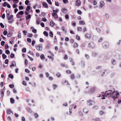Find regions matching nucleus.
Segmentation results:
<instances>
[{"instance_id":"f257e3e1","label":"nucleus","mask_w":121,"mask_h":121,"mask_svg":"<svg viewBox=\"0 0 121 121\" xmlns=\"http://www.w3.org/2000/svg\"><path fill=\"white\" fill-rule=\"evenodd\" d=\"M119 95V93L117 91H114L112 90H109L106 91L104 96H107L109 95L113 99H115L117 97V95Z\"/></svg>"},{"instance_id":"f03ea898","label":"nucleus","mask_w":121,"mask_h":121,"mask_svg":"<svg viewBox=\"0 0 121 121\" xmlns=\"http://www.w3.org/2000/svg\"><path fill=\"white\" fill-rule=\"evenodd\" d=\"M13 17V15H11L8 18V19L9 20H10L9 21V22L10 23L12 22L13 21L12 19Z\"/></svg>"},{"instance_id":"7ed1b4c3","label":"nucleus","mask_w":121,"mask_h":121,"mask_svg":"<svg viewBox=\"0 0 121 121\" xmlns=\"http://www.w3.org/2000/svg\"><path fill=\"white\" fill-rule=\"evenodd\" d=\"M3 6L4 7H5L7 6V7L9 8H10L11 7L10 5L6 2H5L4 3Z\"/></svg>"},{"instance_id":"20e7f679","label":"nucleus","mask_w":121,"mask_h":121,"mask_svg":"<svg viewBox=\"0 0 121 121\" xmlns=\"http://www.w3.org/2000/svg\"><path fill=\"white\" fill-rule=\"evenodd\" d=\"M36 47L38 50L41 51L42 49V45H39L36 46Z\"/></svg>"},{"instance_id":"39448f33","label":"nucleus","mask_w":121,"mask_h":121,"mask_svg":"<svg viewBox=\"0 0 121 121\" xmlns=\"http://www.w3.org/2000/svg\"><path fill=\"white\" fill-rule=\"evenodd\" d=\"M76 4L77 6H79L81 5V2L80 0H78L76 2Z\"/></svg>"},{"instance_id":"423d86ee","label":"nucleus","mask_w":121,"mask_h":121,"mask_svg":"<svg viewBox=\"0 0 121 121\" xmlns=\"http://www.w3.org/2000/svg\"><path fill=\"white\" fill-rule=\"evenodd\" d=\"M43 6L44 7L46 8H47L48 7V4L45 3L44 2H43Z\"/></svg>"},{"instance_id":"0eeeda50","label":"nucleus","mask_w":121,"mask_h":121,"mask_svg":"<svg viewBox=\"0 0 121 121\" xmlns=\"http://www.w3.org/2000/svg\"><path fill=\"white\" fill-rule=\"evenodd\" d=\"M16 66V63L15 62H13L11 65H10V67H11L12 66Z\"/></svg>"},{"instance_id":"6e6552de","label":"nucleus","mask_w":121,"mask_h":121,"mask_svg":"<svg viewBox=\"0 0 121 121\" xmlns=\"http://www.w3.org/2000/svg\"><path fill=\"white\" fill-rule=\"evenodd\" d=\"M31 16L30 14L26 16V19L27 20L29 19L31 17Z\"/></svg>"},{"instance_id":"1a4fd4ad","label":"nucleus","mask_w":121,"mask_h":121,"mask_svg":"<svg viewBox=\"0 0 121 121\" xmlns=\"http://www.w3.org/2000/svg\"><path fill=\"white\" fill-rule=\"evenodd\" d=\"M30 9V7L29 6H27L26 8V10L27 11H29Z\"/></svg>"},{"instance_id":"9d476101","label":"nucleus","mask_w":121,"mask_h":121,"mask_svg":"<svg viewBox=\"0 0 121 121\" xmlns=\"http://www.w3.org/2000/svg\"><path fill=\"white\" fill-rule=\"evenodd\" d=\"M55 25L54 22L52 21H51L50 22V25L52 26H53Z\"/></svg>"},{"instance_id":"9b49d317","label":"nucleus","mask_w":121,"mask_h":121,"mask_svg":"<svg viewBox=\"0 0 121 121\" xmlns=\"http://www.w3.org/2000/svg\"><path fill=\"white\" fill-rule=\"evenodd\" d=\"M43 34L44 35L46 36V37H47L48 36V34L47 33V32L46 31H44L43 33Z\"/></svg>"},{"instance_id":"f8f14e48","label":"nucleus","mask_w":121,"mask_h":121,"mask_svg":"<svg viewBox=\"0 0 121 121\" xmlns=\"http://www.w3.org/2000/svg\"><path fill=\"white\" fill-rule=\"evenodd\" d=\"M104 4V3L102 1L100 2V6L101 7H102Z\"/></svg>"},{"instance_id":"ddd939ff","label":"nucleus","mask_w":121,"mask_h":121,"mask_svg":"<svg viewBox=\"0 0 121 121\" xmlns=\"http://www.w3.org/2000/svg\"><path fill=\"white\" fill-rule=\"evenodd\" d=\"M86 36L88 38H90L91 36V35L90 34H87L86 35Z\"/></svg>"},{"instance_id":"4468645a","label":"nucleus","mask_w":121,"mask_h":121,"mask_svg":"<svg viewBox=\"0 0 121 121\" xmlns=\"http://www.w3.org/2000/svg\"><path fill=\"white\" fill-rule=\"evenodd\" d=\"M49 36L51 37H52L53 36V34L51 31H50L49 32Z\"/></svg>"},{"instance_id":"2eb2a0df","label":"nucleus","mask_w":121,"mask_h":121,"mask_svg":"<svg viewBox=\"0 0 121 121\" xmlns=\"http://www.w3.org/2000/svg\"><path fill=\"white\" fill-rule=\"evenodd\" d=\"M40 58L41 59L44 60L45 59V57L42 54L40 56Z\"/></svg>"},{"instance_id":"dca6fc26","label":"nucleus","mask_w":121,"mask_h":121,"mask_svg":"<svg viewBox=\"0 0 121 121\" xmlns=\"http://www.w3.org/2000/svg\"><path fill=\"white\" fill-rule=\"evenodd\" d=\"M2 56L3 58L4 59H6L7 57L4 54H2Z\"/></svg>"},{"instance_id":"f3484780","label":"nucleus","mask_w":121,"mask_h":121,"mask_svg":"<svg viewBox=\"0 0 121 121\" xmlns=\"http://www.w3.org/2000/svg\"><path fill=\"white\" fill-rule=\"evenodd\" d=\"M9 77H10L11 78H13V76L11 74H10L8 75Z\"/></svg>"},{"instance_id":"a211bd4d","label":"nucleus","mask_w":121,"mask_h":121,"mask_svg":"<svg viewBox=\"0 0 121 121\" xmlns=\"http://www.w3.org/2000/svg\"><path fill=\"white\" fill-rule=\"evenodd\" d=\"M10 102L11 103H13L14 102V100L12 98L10 99Z\"/></svg>"},{"instance_id":"6ab92c4d","label":"nucleus","mask_w":121,"mask_h":121,"mask_svg":"<svg viewBox=\"0 0 121 121\" xmlns=\"http://www.w3.org/2000/svg\"><path fill=\"white\" fill-rule=\"evenodd\" d=\"M23 33L24 35H26L27 31L26 30H24L23 31Z\"/></svg>"},{"instance_id":"aec40b11","label":"nucleus","mask_w":121,"mask_h":121,"mask_svg":"<svg viewBox=\"0 0 121 121\" xmlns=\"http://www.w3.org/2000/svg\"><path fill=\"white\" fill-rule=\"evenodd\" d=\"M79 24L81 25H84L85 24V22L83 21H81L79 22Z\"/></svg>"},{"instance_id":"412c9836","label":"nucleus","mask_w":121,"mask_h":121,"mask_svg":"<svg viewBox=\"0 0 121 121\" xmlns=\"http://www.w3.org/2000/svg\"><path fill=\"white\" fill-rule=\"evenodd\" d=\"M19 14L22 15L24 14V12L22 11H21L18 13Z\"/></svg>"},{"instance_id":"4be33fe9","label":"nucleus","mask_w":121,"mask_h":121,"mask_svg":"<svg viewBox=\"0 0 121 121\" xmlns=\"http://www.w3.org/2000/svg\"><path fill=\"white\" fill-rule=\"evenodd\" d=\"M48 57L50 59H51L52 60H53V57H52L51 56H48Z\"/></svg>"},{"instance_id":"5701e85b","label":"nucleus","mask_w":121,"mask_h":121,"mask_svg":"<svg viewBox=\"0 0 121 121\" xmlns=\"http://www.w3.org/2000/svg\"><path fill=\"white\" fill-rule=\"evenodd\" d=\"M3 34L4 35H6L8 34V32L6 30H4L3 33Z\"/></svg>"},{"instance_id":"b1692460","label":"nucleus","mask_w":121,"mask_h":121,"mask_svg":"<svg viewBox=\"0 0 121 121\" xmlns=\"http://www.w3.org/2000/svg\"><path fill=\"white\" fill-rule=\"evenodd\" d=\"M47 2L50 4L52 5V3L50 0H46Z\"/></svg>"},{"instance_id":"393cba45","label":"nucleus","mask_w":121,"mask_h":121,"mask_svg":"<svg viewBox=\"0 0 121 121\" xmlns=\"http://www.w3.org/2000/svg\"><path fill=\"white\" fill-rule=\"evenodd\" d=\"M29 3V1L28 0H26L25 2V4L26 5H27Z\"/></svg>"},{"instance_id":"a878e982","label":"nucleus","mask_w":121,"mask_h":121,"mask_svg":"<svg viewBox=\"0 0 121 121\" xmlns=\"http://www.w3.org/2000/svg\"><path fill=\"white\" fill-rule=\"evenodd\" d=\"M17 37L18 38H21V35L20 33H18Z\"/></svg>"},{"instance_id":"bb28decb","label":"nucleus","mask_w":121,"mask_h":121,"mask_svg":"<svg viewBox=\"0 0 121 121\" xmlns=\"http://www.w3.org/2000/svg\"><path fill=\"white\" fill-rule=\"evenodd\" d=\"M6 12L7 13L6 17L7 18H8L9 17V11H6Z\"/></svg>"},{"instance_id":"cd10ccee","label":"nucleus","mask_w":121,"mask_h":121,"mask_svg":"<svg viewBox=\"0 0 121 121\" xmlns=\"http://www.w3.org/2000/svg\"><path fill=\"white\" fill-rule=\"evenodd\" d=\"M63 3L65 4H67L68 2V0H63Z\"/></svg>"},{"instance_id":"c85d7f7f","label":"nucleus","mask_w":121,"mask_h":121,"mask_svg":"<svg viewBox=\"0 0 121 121\" xmlns=\"http://www.w3.org/2000/svg\"><path fill=\"white\" fill-rule=\"evenodd\" d=\"M12 35V33H9L7 35V36L8 37H10Z\"/></svg>"},{"instance_id":"c756f323","label":"nucleus","mask_w":121,"mask_h":121,"mask_svg":"<svg viewBox=\"0 0 121 121\" xmlns=\"http://www.w3.org/2000/svg\"><path fill=\"white\" fill-rule=\"evenodd\" d=\"M26 49L25 48H24L22 50V52H26Z\"/></svg>"},{"instance_id":"7c9ffc66","label":"nucleus","mask_w":121,"mask_h":121,"mask_svg":"<svg viewBox=\"0 0 121 121\" xmlns=\"http://www.w3.org/2000/svg\"><path fill=\"white\" fill-rule=\"evenodd\" d=\"M78 46V44L76 43H74L73 45V47L74 48L77 47Z\"/></svg>"},{"instance_id":"2f4dec72","label":"nucleus","mask_w":121,"mask_h":121,"mask_svg":"<svg viewBox=\"0 0 121 121\" xmlns=\"http://www.w3.org/2000/svg\"><path fill=\"white\" fill-rule=\"evenodd\" d=\"M27 41L29 43H31V40L29 38H27Z\"/></svg>"},{"instance_id":"473e14b6","label":"nucleus","mask_w":121,"mask_h":121,"mask_svg":"<svg viewBox=\"0 0 121 121\" xmlns=\"http://www.w3.org/2000/svg\"><path fill=\"white\" fill-rule=\"evenodd\" d=\"M32 32L34 33H36L37 32V30L36 29L33 28L32 30Z\"/></svg>"},{"instance_id":"72a5a7b5","label":"nucleus","mask_w":121,"mask_h":121,"mask_svg":"<svg viewBox=\"0 0 121 121\" xmlns=\"http://www.w3.org/2000/svg\"><path fill=\"white\" fill-rule=\"evenodd\" d=\"M19 9L20 10H22L23 9V7L22 6H20L19 7Z\"/></svg>"},{"instance_id":"f704fd0d","label":"nucleus","mask_w":121,"mask_h":121,"mask_svg":"<svg viewBox=\"0 0 121 121\" xmlns=\"http://www.w3.org/2000/svg\"><path fill=\"white\" fill-rule=\"evenodd\" d=\"M16 17L17 18H19L21 17V16L20 15V14H19L18 13L16 15Z\"/></svg>"},{"instance_id":"c9c22d12","label":"nucleus","mask_w":121,"mask_h":121,"mask_svg":"<svg viewBox=\"0 0 121 121\" xmlns=\"http://www.w3.org/2000/svg\"><path fill=\"white\" fill-rule=\"evenodd\" d=\"M28 53L30 54L32 56L34 55V54L33 52L31 51H29L28 52Z\"/></svg>"},{"instance_id":"e433bc0d","label":"nucleus","mask_w":121,"mask_h":121,"mask_svg":"<svg viewBox=\"0 0 121 121\" xmlns=\"http://www.w3.org/2000/svg\"><path fill=\"white\" fill-rule=\"evenodd\" d=\"M9 48V46L8 44H6L5 45V49H8Z\"/></svg>"},{"instance_id":"4c0bfd02","label":"nucleus","mask_w":121,"mask_h":121,"mask_svg":"<svg viewBox=\"0 0 121 121\" xmlns=\"http://www.w3.org/2000/svg\"><path fill=\"white\" fill-rule=\"evenodd\" d=\"M27 35L28 37H31L32 36V35L31 34H28Z\"/></svg>"},{"instance_id":"58836bf2","label":"nucleus","mask_w":121,"mask_h":121,"mask_svg":"<svg viewBox=\"0 0 121 121\" xmlns=\"http://www.w3.org/2000/svg\"><path fill=\"white\" fill-rule=\"evenodd\" d=\"M76 39L78 40H80V37L78 35H77L76 36Z\"/></svg>"},{"instance_id":"ea45409f","label":"nucleus","mask_w":121,"mask_h":121,"mask_svg":"<svg viewBox=\"0 0 121 121\" xmlns=\"http://www.w3.org/2000/svg\"><path fill=\"white\" fill-rule=\"evenodd\" d=\"M39 41L40 42H44L43 39L42 38H40L39 39Z\"/></svg>"},{"instance_id":"a19ab883","label":"nucleus","mask_w":121,"mask_h":121,"mask_svg":"<svg viewBox=\"0 0 121 121\" xmlns=\"http://www.w3.org/2000/svg\"><path fill=\"white\" fill-rule=\"evenodd\" d=\"M28 58L30 59V60L31 61H33V58H31V57H30L29 56H28Z\"/></svg>"},{"instance_id":"79ce46f5","label":"nucleus","mask_w":121,"mask_h":121,"mask_svg":"<svg viewBox=\"0 0 121 121\" xmlns=\"http://www.w3.org/2000/svg\"><path fill=\"white\" fill-rule=\"evenodd\" d=\"M5 42L4 41H2L1 42V44L2 46H3L4 45Z\"/></svg>"},{"instance_id":"37998d69","label":"nucleus","mask_w":121,"mask_h":121,"mask_svg":"<svg viewBox=\"0 0 121 121\" xmlns=\"http://www.w3.org/2000/svg\"><path fill=\"white\" fill-rule=\"evenodd\" d=\"M9 87L11 88H13L14 87V85L13 84L9 85Z\"/></svg>"},{"instance_id":"c03bdc74","label":"nucleus","mask_w":121,"mask_h":121,"mask_svg":"<svg viewBox=\"0 0 121 121\" xmlns=\"http://www.w3.org/2000/svg\"><path fill=\"white\" fill-rule=\"evenodd\" d=\"M53 17L54 18L56 19H57L58 18V16L56 14V15Z\"/></svg>"},{"instance_id":"a18cd8bd","label":"nucleus","mask_w":121,"mask_h":121,"mask_svg":"<svg viewBox=\"0 0 121 121\" xmlns=\"http://www.w3.org/2000/svg\"><path fill=\"white\" fill-rule=\"evenodd\" d=\"M0 26H1L2 28H4V25L2 23H0Z\"/></svg>"},{"instance_id":"49530a36","label":"nucleus","mask_w":121,"mask_h":121,"mask_svg":"<svg viewBox=\"0 0 121 121\" xmlns=\"http://www.w3.org/2000/svg\"><path fill=\"white\" fill-rule=\"evenodd\" d=\"M35 40L32 41V44L33 46H34L35 43Z\"/></svg>"},{"instance_id":"de8ad7c7","label":"nucleus","mask_w":121,"mask_h":121,"mask_svg":"<svg viewBox=\"0 0 121 121\" xmlns=\"http://www.w3.org/2000/svg\"><path fill=\"white\" fill-rule=\"evenodd\" d=\"M53 14H56L57 13V11L54 10H53Z\"/></svg>"},{"instance_id":"09e8293b","label":"nucleus","mask_w":121,"mask_h":121,"mask_svg":"<svg viewBox=\"0 0 121 121\" xmlns=\"http://www.w3.org/2000/svg\"><path fill=\"white\" fill-rule=\"evenodd\" d=\"M42 21L44 22H46L47 21V20L45 18H43L42 19Z\"/></svg>"},{"instance_id":"8fccbe9b","label":"nucleus","mask_w":121,"mask_h":121,"mask_svg":"<svg viewBox=\"0 0 121 121\" xmlns=\"http://www.w3.org/2000/svg\"><path fill=\"white\" fill-rule=\"evenodd\" d=\"M40 25L42 27H44V23L43 22H41L40 23Z\"/></svg>"},{"instance_id":"3c124183","label":"nucleus","mask_w":121,"mask_h":121,"mask_svg":"<svg viewBox=\"0 0 121 121\" xmlns=\"http://www.w3.org/2000/svg\"><path fill=\"white\" fill-rule=\"evenodd\" d=\"M5 52L7 54H9L10 53L9 51L8 50H6L5 51Z\"/></svg>"},{"instance_id":"603ef678","label":"nucleus","mask_w":121,"mask_h":121,"mask_svg":"<svg viewBox=\"0 0 121 121\" xmlns=\"http://www.w3.org/2000/svg\"><path fill=\"white\" fill-rule=\"evenodd\" d=\"M25 71L26 72L29 73L30 72V71L27 69H25Z\"/></svg>"},{"instance_id":"864d4df0","label":"nucleus","mask_w":121,"mask_h":121,"mask_svg":"<svg viewBox=\"0 0 121 121\" xmlns=\"http://www.w3.org/2000/svg\"><path fill=\"white\" fill-rule=\"evenodd\" d=\"M77 12L78 13L80 14H81L82 13L81 11L79 10H78Z\"/></svg>"},{"instance_id":"5fc2aeb1","label":"nucleus","mask_w":121,"mask_h":121,"mask_svg":"<svg viewBox=\"0 0 121 121\" xmlns=\"http://www.w3.org/2000/svg\"><path fill=\"white\" fill-rule=\"evenodd\" d=\"M8 59H6L5 60V64H8Z\"/></svg>"},{"instance_id":"6e6d98bb","label":"nucleus","mask_w":121,"mask_h":121,"mask_svg":"<svg viewBox=\"0 0 121 121\" xmlns=\"http://www.w3.org/2000/svg\"><path fill=\"white\" fill-rule=\"evenodd\" d=\"M22 83V84L25 86H26V82L24 81Z\"/></svg>"},{"instance_id":"4d7b16f0","label":"nucleus","mask_w":121,"mask_h":121,"mask_svg":"<svg viewBox=\"0 0 121 121\" xmlns=\"http://www.w3.org/2000/svg\"><path fill=\"white\" fill-rule=\"evenodd\" d=\"M14 56V55L13 54H11L10 55V57L11 58H13Z\"/></svg>"},{"instance_id":"13d9d810","label":"nucleus","mask_w":121,"mask_h":121,"mask_svg":"<svg viewBox=\"0 0 121 121\" xmlns=\"http://www.w3.org/2000/svg\"><path fill=\"white\" fill-rule=\"evenodd\" d=\"M40 22L39 20L37 19L36 21V23L38 24H39Z\"/></svg>"},{"instance_id":"bf43d9fd","label":"nucleus","mask_w":121,"mask_h":121,"mask_svg":"<svg viewBox=\"0 0 121 121\" xmlns=\"http://www.w3.org/2000/svg\"><path fill=\"white\" fill-rule=\"evenodd\" d=\"M17 5L16 4H14L13 5V7L14 8H16L17 7Z\"/></svg>"},{"instance_id":"052dcab7","label":"nucleus","mask_w":121,"mask_h":121,"mask_svg":"<svg viewBox=\"0 0 121 121\" xmlns=\"http://www.w3.org/2000/svg\"><path fill=\"white\" fill-rule=\"evenodd\" d=\"M78 30V31H80L81 30L82 28L80 27H78L77 28Z\"/></svg>"},{"instance_id":"680f3d73","label":"nucleus","mask_w":121,"mask_h":121,"mask_svg":"<svg viewBox=\"0 0 121 121\" xmlns=\"http://www.w3.org/2000/svg\"><path fill=\"white\" fill-rule=\"evenodd\" d=\"M62 11L63 12L65 13V12L67 11V10L66 9H62Z\"/></svg>"},{"instance_id":"e2e57ef3","label":"nucleus","mask_w":121,"mask_h":121,"mask_svg":"<svg viewBox=\"0 0 121 121\" xmlns=\"http://www.w3.org/2000/svg\"><path fill=\"white\" fill-rule=\"evenodd\" d=\"M5 15L4 14H3L2 16V17L3 19H4L5 18Z\"/></svg>"},{"instance_id":"0e129e2a","label":"nucleus","mask_w":121,"mask_h":121,"mask_svg":"<svg viewBox=\"0 0 121 121\" xmlns=\"http://www.w3.org/2000/svg\"><path fill=\"white\" fill-rule=\"evenodd\" d=\"M55 5H56L57 6H58L59 5V4H58V3L57 2H55Z\"/></svg>"},{"instance_id":"69168bd1","label":"nucleus","mask_w":121,"mask_h":121,"mask_svg":"<svg viewBox=\"0 0 121 121\" xmlns=\"http://www.w3.org/2000/svg\"><path fill=\"white\" fill-rule=\"evenodd\" d=\"M35 11L37 13H39L40 12V10L39 9H36Z\"/></svg>"},{"instance_id":"338daca9","label":"nucleus","mask_w":121,"mask_h":121,"mask_svg":"<svg viewBox=\"0 0 121 121\" xmlns=\"http://www.w3.org/2000/svg\"><path fill=\"white\" fill-rule=\"evenodd\" d=\"M14 13H16L18 11V9H17L16 8L14 9Z\"/></svg>"},{"instance_id":"774afa93","label":"nucleus","mask_w":121,"mask_h":121,"mask_svg":"<svg viewBox=\"0 0 121 121\" xmlns=\"http://www.w3.org/2000/svg\"><path fill=\"white\" fill-rule=\"evenodd\" d=\"M22 121H25V118L23 117H22Z\"/></svg>"}]
</instances>
